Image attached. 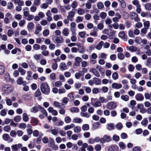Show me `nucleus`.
<instances>
[{
  "mask_svg": "<svg viewBox=\"0 0 151 151\" xmlns=\"http://www.w3.org/2000/svg\"><path fill=\"white\" fill-rule=\"evenodd\" d=\"M40 89L42 93L45 94H48L50 91V87L46 83H43L41 85Z\"/></svg>",
  "mask_w": 151,
  "mask_h": 151,
  "instance_id": "f257e3e1",
  "label": "nucleus"
},
{
  "mask_svg": "<svg viewBox=\"0 0 151 151\" xmlns=\"http://www.w3.org/2000/svg\"><path fill=\"white\" fill-rule=\"evenodd\" d=\"M13 89V88L9 84L4 85L2 88V90L4 94H7L11 92Z\"/></svg>",
  "mask_w": 151,
  "mask_h": 151,
  "instance_id": "f03ea898",
  "label": "nucleus"
},
{
  "mask_svg": "<svg viewBox=\"0 0 151 151\" xmlns=\"http://www.w3.org/2000/svg\"><path fill=\"white\" fill-rule=\"evenodd\" d=\"M130 18L134 20L135 22H138L140 21V19L138 17V15L135 12H130L129 14Z\"/></svg>",
  "mask_w": 151,
  "mask_h": 151,
  "instance_id": "7ed1b4c3",
  "label": "nucleus"
},
{
  "mask_svg": "<svg viewBox=\"0 0 151 151\" xmlns=\"http://www.w3.org/2000/svg\"><path fill=\"white\" fill-rule=\"evenodd\" d=\"M111 140V138L108 135H104L102 138H101V143L104 144L105 142H109Z\"/></svg>",
  "mask_w": 151,
  "mask_h": 151,
  "instance_id": "20e7f679",
  "label": "nucleus"
},
{
  "mask_svg": "<svg viewBox=\"0 0 151 151\" xmlns=\"http://www.w3.org/2000/svg\"><path fill=\"white\" fill-rule=\"evenodd\" d=\"M74 60L75 63L74 64L73 67L75 68L76 67L80 65V64L81 62L82 59L80 57H77L75 58Z\"/></svg>",
  "mask_w": 151,
  "mask_h": 151,
  "instance_id": "39448f33",
  "label": "nucleus"
},
{
  "mask_svg": "<svg viewBox=\"0 0 151 151\" xmlns=\"http://www.w3.org/2000/svg\"><path fill=\"white\" fill-rule=\"evenodd\" d=\"M12 18L11 14L9 12L7 13L5 15V17L4 19V22L6 24H8L9 22V20Z\"/></svg>",
  "mask_w": 151,
  "mask_h": 151,
  "instance_id": "423d86ee",
  "label": "nucleus"
},
{
  "mask_svg": "<svg viewBox=\"0 0 151 151\" xmlns=\"http://www.w3.org/2000/svg\"><path fill=\"white\" fill-rule=\"evenodd\" d=\"M89 72L90 73H92L94 76L96 77H99L100 76L99 73L95 68H90Z\"/></svg>",
  "mask_w": 151,
  "mask_h": 151,
  "instance_id": "0eeeda50",
  "label": "nucleus"
},
{
  "mask_svg": "<svg viewBox=\"0 0 151 151\" xmlns=\"http://www.w3.org/2000/svg\"><path fill=\"white\" fill-rule=\"evenodd\" d=\"M2 138L5 141H7L9 142H11L13 141V139L11 138L9 135L7 134H5L2 136Z\"/></svg>",
  "mask_w": 151,
  "mask_h": 151,
  "instance_id": "6e6552de",
  "label": "nucleus"
},
{
  "mask_svg": "<svg viewBox=\"0 0 151 151\" xmlns=\"http://www.w3.org/2000/svg\"><path fill=\"white\" fill-rule=\"evenodd\" d=\"M126 49L127 50L129 51L132 52H135L136 51L138 52L139 51V49L133 45L132 46L130 47L127 46L126 47Z\"/></svg>",
  "mask_w": 151,
  "mask_h": 151,
  "instance_id": "1a4fd4ad",
  "label": "nucleus"
},
{
  "mask_svg": "<svg viewBox=\"0 0 151 151\" xmlns=\"http://www.w3.org/2000/svg\"><path fill=\"white\" fill-rule=\"evenodd\" d=\"M116 106V104L113 102H111L108 103L107 105V108L112 110L115 109Z\"/></svg>",
  "mask_w": 151,
  "mask_h": 151,
  "instance_id": "9d476101",
  "label": "nucleus"
},
{
  "mask_svg": "<svg viewBox=\"0 0 151 151\" xmlns=\"http://www.w3.org/2000/svg\"><path fill=\"white\" fill-rule=\"evenodd\" d=\"M22 146V144L19 143L12 146L11 148L12 151H17Z\"/></svg>",
  "mask_w": 151,
  "mask_h": 151,
  "instance_id": "9b49d317",
  "label": "nucleus"
},
{
  "mask_svg": "<svg viewBox=\"0 0 151 151\" xmlns=\"http://www.w3.org/2000/svg\"><path fill=\"white\" fill-rule=\"evenodd\" d=\"M77 46H78V51L79 53L81 54L84 53L85 51V49L83 46L81 45L79 43L77 45Z\"/></svg>",
  "mask_w": 151,
  "mask_h": 151,
  "instance_id": "f8f14e48",
  "label": "nucleus"
},
{
  "mask_svg": "<svg viewBox=\"0 0 151 151\" xmlns=\"http://www.w3.org/2000/svg\"><path fill=\"white\" fill-rule=\"evenodd\" d=\"M135 99L137 101H141L144 100V97L143 95L140 93L137 94L135 96Z\"/></svg>",
  "mask_w": 151,
  "mask_h": 151,
  "instance_id": "ddd939ff",
  "label": "nucleus"
},
{
  "mask_svg": "<svg viewBox=\"0 0 151 151\" xmlns=\"http://www.w3.org/2000/svg\"><path fill=\"white\" fill-rule=\"evenodd\" d=\"M75 14V12L73 11H70L68 13V15L67 17V19L70 21L73 20V18Z\"/></svg>",
  "mask_w": 151,
  "mask_h": 151,
  "instance_id": "4468645a",
  "label": "nucleus"
},
{
  "mask_svg": "<svg viewBox=\"0 0 151 151\" xmlns=\"http://www.w3.org/2000/svg\"><path fill=\"white\" fill-rule=\"evenodd\" d=\"M50 144L51 145L50 146L53 148H55V150H57L58 147L56 145H55V143L53 139L51 138H49Z\"/></svg>",
  "mask_w": 151,
  "mask_h": 151,
  "instance_id": "2eb2a0df",
  "label": "nucleus"
},
{
  "mask_svg": "<svg viewBox=\"0 0 151 151\" xmlns=\"http://www.w3.org/2000/svg\"><path fill=\"white\" fill-rule=\"evenodd\" d=\"M116 17L113 18L112 20L113 22H117L119 21V19L121 18V16L119 13H116L115 14Z\"/></svg>",
  "mask_w": 151,
  "mask_h": 151,
  "instance_id": "dca6fc26",
  "label": "nucleus"
},
{
  "mask_svg": "<svg viewBox=\"0 0 151 151\" xmlns=\"http://www.w3.org/2000/svg\"><path fill=\"white\" fill-rule=\"evenodd\" d=\"M42 30V27L39 24H37L36 26V28L35 31V35L38 34Z\"/></svg>",
  "mask_w": 151,
  "mask_h": 151,
  "instance_id": "f3484780",
  "label": "nucleus"
},
{
  "mask_svg": "<svg viewBox=\"0 0 151 151\" xmlns=\"http://www.w3.org/2000/svg\"><path fill=\"white\" fill-rule=\"evenodd\" d=\"M112 87L114 89H119L122 87V85L121 84L117 83H114L112 84Z\"/></svg>",
  "mask_w": 151,
  "mask_h": 151,
  "instance_id": "a211bd4d",
  "label": "nucleus"
},
{
  "mask_svg": "<svg viewBox=\"0 0 151 151\" xmlns=\"http://www.w3.org/2000/svg\"><path fill=\"white\" fill-rule=\"evenodd\" d=\"M34 24L32 22H29L28 23L27 27L29 31L30 32L32 31L34 27Z\"/></svg>",
  "mask_w": 151,
  "mask_h": 151,
  "instance_id": "6ab92c4d",
  "label": "nucleus"
},
{
  "mask_svg": "<svg viewBox=\"0 0 151 151\" xmlns=\"http://www.w3.org/2000/svg\"><path fill=\"white\" fill-rule=\"evenodd\" d=\"M70 30L71 32H75L76 31V24L74 22H72L70 23Z\"/></svg>",
  "mask_w": 151,
  "mask_h": 151,
  "instance_id": "aec40b11",
  "label": "nucleus"
},
{
  "mask_svg": "<svg viewBox=\"0 0 151 151\" xmlns=\"http://www.w3.org/2000/svg\"><path fill=\"white\" fill-rule=\"evenodd\" d=\"M32 98V96L30 94H26L22 95V98L24 100H30Z\"/></svg>",
  "mask_w": 151,
  "mask_h": 151,
  "instance_id": "412c9836",
  "label": "nucleus"
},
{
  "mask_svg": "<svg viewBox=\"0 0 151 151\" xmlns=\"http://www.w3.org/2000/svg\"><path fill=\"white\" fill-rule=\"evenodd\" d=\"M72 36L70 37L71 41L73 42H76L77 40V38L76 36V32H71Z\"/></svg>",
  "mask_w": 151,
  "mask_h": 151,
  "instance_id": "4be33fe9",
  "label": "nucleus"
},
{
  "mask_svg": "<svg viewBox=\"0 0 151 151\" xmlns=\"http://www.w3.org/2000/svg\"><path fill=\"white\" fill-rule=\"evenodd\" d=\"M107 129L109 130H113L114 128V125L113 123H109L106 125Z\"/></svg>",
  "mask_w": 151,
  "mask_h": 151,
  "instance_id": "5701e85b",
  "label": "nucleus"
},
{
  "mask_svg": "<svg viewBox=\"0 0 151 151\" xmlns=\"http://www.w3.org/2000/svg\"><path fill=\"white\" fill-rule=\"evenodd\" d=\"M148 29L147 28H146V27H144L142 28L140 31V35L141 36H144L146 34Z\"/></svg>",
  "mask_w": 151,
  "mask_h": 151,
  "instance_id": "b1692460",
  "label": "nucleus"
},
{
  "mask_svg": "<svg viewBox=\"0 0 151 151\" xmlns=\"http://www.w3.org/2000/svg\"><path fill=\"white\" fill-rule=\"evenodd\" d=\"M82 119L77 117L74 118L72 120L73 122L74 123H81L82 122Z\"/></svg>",
  "mask_w": 151,
  "mask_h": 151,
  "instance_id": "393cba45",
  "label": "nucleus"
},
{
  "mask_svg": "<svg viewBox=\"0 0 151 151\" xmlns=\"http://www.w3.org/2000/svg\"><path fill=\"white\" fill-rule=\"evenodd\" d=\"M62 16L60 14H55L54 15L53 19L55 21H57L59 19H62Z\"/></svg>",
  "mask_w": 151,
  "mask_h": 151,
  "instance_id": "a878e982",
  "label": "nucleus"
},
{
  "mask_svg": "<svg viewBox=\"0 0 151 151\" xmlns=\"http://www.w3.org/2000/svg\"><path fill=\"white\" fill-rule=\"evenodd\" d=\"M62 33L65 36H68L69 34L68 29L66 28H64L62 30Z\"/></svg>",
  "mask_w": 151,
  "mask_h": 151,
  "instance_id": "bb28decb",
  "label": "nucleus"
},
{
  "mask_svg": "<svg viewBox=\"0 0 151 151\" xmlns=\"http://www.w3.org/2000/svg\"><path fill=\"white\" fill-rule=\"evenodd\" d=\"M118 147L116 145L111 146L108 149V151H117L118 150Z\"/></svg>",
  "mask_w": 151,
  "mask_h": 151,
  "instance_id": "cd10ccee",
  "label": "nucleus"
},
{
  "mask_svg": "<svg viewBox=\"0 0 151 151\" xmlns=\"http://www.w3.org/2000/svg\"><path fill=\"white\" fill-rule=\"evenodd\" d=\"M59 67L61 70H65L67 69V66L64 62L61 63Z\"/></svg>",
  "mask_w": 151,
  "mask_h": 151,
  "instance_id": "c85d7f7f",
  "label": "nucleus"
},
{
  "mask_svg": "<svg viewBox=\"0 0 151 151\" xmlns=\"http://www.w3.org/2000/svg\"><path fill=\"white\" fill-rule=\"evenodd\" d=\"M5 100L7 105L10 106L12 105V102L11 99L9 98L8 97H6L5 98Z\"/></svg>",
  "mask_w": 151,
  "mask_h": 151,
  "instance_id": "c756f323",
  "label": "nucleus"
},
{
  "mask_svg": "<svg viewBox=\"0 0 151 151\" xmlns=\"http://www.w3.org/2000/svg\"><path fill=\"white\" fill-rule=\"evenodd\" d=\"M38 107L40 108V110L42 113L45 114V115L46 116H47V114L46 111L45 109L42 106L40 105H38Z\"/></svg>",
  "mask_w": 151,
  "mask_h": 151,
  "instance_id": "7c9ffc66",
  "label": "nucleus"
},
{
  "mask_svg": "<svg viewBox=\"0 0 151 151\" xmlns=\"http://www.w3.org/2000/svg\"><path fill=\"white\" fill-rule=\"evenodd\" d=\"M119 36L123 39H126V35L124 31L120 32L119 33Z\"/></svg>",
  "mask_w": 151,
  "mask_h": 151,
  "instance_id": "2f4dec72",
  "label": "nucleus"
},
{
  "mask_svg": "<svg viewBox=\"0 0 151 151\" xmlns=\"http://www.w3.org/2000/svg\"><path fill=\"white\" fill-rule=\"evenodd\" d=\"M68 97L69 98L70 101H73L74 99L73 92H71L69 93L68 95Z\"/></svg>",
  "mask_w": 151,
  "mask_h": 151,
  "instance_id": "473e14b6",
  "label": "nucleus"
},
{
  "mask_svg": "<svg viewBox=\"0 0 151 151\" xmlns=\"http://www.w3.org/2000/svg\"><path fill=\"white\" fill-rule=\"evenodd\" d=\"M103 44V42L102 41H100L96 46V49L98 50H100L102 48V45Z\"/></svg>",
  "mask_w": 151,
  "mask_h": 151,
  "instance_id": "72a5a7b5",
  "label": "nucleus"
},
{
  "mask_svg": "<svg viewBox=\"0 0 151 151\" xmlns=\"http://www.w3.org/2000/svg\"><path fill=\"white\" fill-rule=\"evenodd\" d=\"M16 81L17 83L19 85L22 84L24 82L23 80V78L22 77H19L17 78Z\"/></svg>",
  "mask_w": 151,
  "mask_h": 151,
  "instance_id": "f704fd0d",
  "label": "nucleus"
},
{
  "mask_svg": "<svg viewBox=\"0 0 151 151\" xmlns=\"http://www.w3.org/2000/svg\"><path fill=\"white\" fill-rule=\"evenodd\" d=\"M85 12L84 10L81 8H79L77 9V13L79 15H83Z\"/></svg>",
  "mask_w": 151,
  "mask_h": 151,
  "instance_id": "c9c22d12",
  "label": "nucleus"
},
{
  "mask_svg": "<svg viewBox=\"0 0 151 151\" xmlns=\"http://www.w3.org/2000/svg\"><path fill=\"white\" fill-rule=\"evenodd\" d=\"M81 131V127L79 126H76L74 127L73 131L74 132L78 133Z\"/></svg>",
  "mask_w": 151,
  "mask_h": 151,
  "instance_id": "e433bc0d",
  "label": "nucleus"
},
{
  "mask_svg": "<svg viewBox=\"0 0 151 151\" xmlns=\"http://www.w3.org/2000/svg\"><path fill=\"white\" fill-rule=\"evenodd\" d=\"M28 10V8L25 7L23 9L24 15L25 17H27L30 14L29 12L27 11Z\"/></svg>",
  "mask_w": 151,
  "mask_h": 151,
  "instance_id": "4c0bfd02",
  "label": "nucleus"
},
{
  "mask_svg": "<svg viewBox=\"0 0 151 151\" xmlns=\"http://www.w3.org/2000/svg\"><path fill=\"white\" fill-rule=\"evenodd\" d=\"M74 127L75 125L73 124H71L70 125H68L65 126L64 127V129L65 130H67L72 128H73Z\"/></svg>",
  "mask_w": 151,
  "mask_h": 151,
  "instance_id": "58836bf2",
  "label": "nucleus"
},
{
  "mask_svg": "<svg viewBox=\"0 0 151 151\" xmlns=\"http://www.w3.org/2000/svg\"><path fill=\"white\" fill-rule=\"evenodd\" d=\"M53 105L56 107L60 109L61 108L62 104L58 101H55L53 103Z\"/></svg>",
  "mask_w": 151,
  "mask_h": 151,
  "instance_id": "ea45409f",
  "label": "nucleus"
},
{
  "mask_svg": "<svg viewBox=\"0 0 151 151\" xmlns=\"http://www.w3.org/2000/svg\"><path fill=\"white\" fill-rule=\"evenodd\" d=\"M70 111L72 113H78L79 111V109L77 107H73L70 109Z\"/></svg>",
  "mask_w": 151,
  "mask_h": 151,
  "instance_id": "a19ab883",
  "label": "nucleus"
},
{
  "mask_svg": "<svg viewBox=\"0 0 151 151\" xmlns=\"http://www.w3.org/2000/svg\"><path fill=\"white\" fill-rule=\"evenodd\" d=\"M143 21L144 22L143 25L144 26V27H146V28L148 29L150 25V22L148 21H144V20H143Z\"/></svg>",
  "mask_w": 151,
  "mask_h": 151,
  "instance_id": "79ce46f5",
  "label": "nucleus"
},
{
  "mask_svg": "<svg viewBox=\"0 0 151 151\" xmlns=\"http://www.w3.org/2000/svg\"><path fill=\"white\" fill-rule=\"evenodd\" d=\"M93 79L94 80V84L97 85H99L101 83V80L100 79L96 78H95Z\"/></svg>",
  "mask_w": 151,
  "mask_h": 151,
  "instance_id": "37998d69",
  "label": "nucleus"
},
{
  "mask_svg": "<svg viewBox=\"0 0 151 151\" xmlns=\"http://www.w3.org/2000/svg\"><path fill=\"white\" fill-rule=\"evenodd\" d=\"M5 68L2 65H0V75H3L5 72Z\"/></svg>",
  "mask_w": 151,
  "mask_h": 151,
  "instance_id": "c03bdc74",
  "label": "nucleus"
},
{
  "mask_svg": "<svg viewBox=\"0 0 151 151\" xmlns=\"http://www.w3.org/2000/svg\"><path fill=\"white\" fill-rule=\"evenodd\" d=\"M55 41L58 43H62L64 41L63 38L61 37H58L56 38Z\"/></svg>",
  "mask_w": 151,
  "mask_h": 151,
  "instance_id": "a18cd8bd",
  "label": "nucleus"
},
{
  "mask_svg": "<svg viewBox=\"0 0 151 151\" xmlns=\"http://www.w3.org/2000/svg\"><path fill=\"white\" fill-rule=\"evenodd\" d=\"M142 39L141 37H136L134 39V42H135L137 44H140L141 43Z\"/></svg>",
  "mask_w": 151,
  "mask_h": 151,
  "instance_id": "49530a36",
  "label": "nucleus"
},
{
  "mask_svg": "<svg viewBox=\"0 0 151 151\" xmlns=\"http://www.w3.org/2000/svg\"><path fill=\"white\" fill-rule=\"evenodd\" d=\"M81 116L86 117L87 118H89L91 115L88 113H84L83 112H81L80 113Z\"/></svg>",
  "mask_w": 151,
  "mask_h": 151,
  "instance_id": "de8ad7c7",
  "label": "nucleus"
},
{
  "mask_svg": "<svg viewBox=\"0 0 151 151\" xmlns=\"http://www.w3.org/2000/svg\"><path fill=\"white\" fill-rule=\"evenodd\" d=\"M118 145L120 149L122 150L124 149L126 147L124 143L122 142H119Z\"/></svg>",
  "mask_w": 151,
  "mask_h": 151,
  "instance_id": "09e8293b",
  "label": "nucleus"
},
{
  "mask_svg": "<svg viewBox=\"0 0 151 151\" xmlns=\"http://www.w3.org/2000/svg\"><path fill=\"white\" fill-rule=\"evenodd\" d=\"M145 8L147 10H151V4L150 3H147L145 5Z\"/></svg>",
  "mask_w": 151,
  "mask_h": 151,
  "instance_id": "8fccbe9b",
  "label": "nucleus"
},
{
  "mask_svg": "<svg viewBox=\"0 0 151 151\" xmlns=\"http://www.w3.org/2000/svg\"><path fill=\"white\" fill-rule=\"evenodd\" d=\"M148 121L147 118H145L142 121L141 124L142 125L146 126L148 123Z\"/></svg>",
  "mask_w": 151,
  "mask_h": 151,
  "instance_id": "3c124183",
  "label": "nucleus"
},
{
  "mask_svg": "<svg viewBox=\"0 0 151 151\" xmlns=\"http://www.w3.org/2000/svg\"><path fill=\"white\" fill-rule=\"evenodd\" d=\"M82 129L84 131H87L89 129V126L87 124H84L82 126Z\"/></svg>",
  "mask_w": 151,
  "mask_h": 151,
  "instance_id": "603ef678",
  "label": "nucleus"
},
{
  "mask_svg": "<svg viewBox=\"0 0 151 151\" xmlns=\"http://www.w3.org/2000/svg\"><path fill=\"white\" fill-rule=\"evenodd\" d=\"M121 98L122 99L125 101H127L129 100V97L127 95L122 96Z\"/></svg>",
  "mask_w": 151,
  "mask_h": 151,
  "instance_id": "864d4df0",
  "label": "nucleus"
},
{
  "mask_svg": "<svg viewBox=\"0 0 151 151\" xmlns=\"http://www.w3.org/2000/svg\"><path fill=\"white\" fill-rule=\"evenodd\" d=\"M112 78L114 80H116L118 78V74L116 72L113 73L112 75Z\"/></svg>",
  "mask_w": 151,
  "mask_h": 151,
  "instance_id": "5fc2aeb1",
  "label": "nucleus"
},
{
  "mask_svg": "<svg viewBox=\"0 0 151 151\" xmlns=\"http://www.w3.org/2000/svg\"><path fill=\"white\" fill-rule=\"evenodd\" d=\"M83 17L81 16H78L77 17L76 22L77 23H78L82 22L83 21Z\"/></svg>",
  "mask_w": 151,
  "mask_h": 151,
  "instance_id": "6e6d98bb",
  "label": "nucleus"
},
{
  "mask_svg": "<svg viewBox=\"0 0 151 151\" xmlns=\"http://www.w3.org/2000/svg\"><path fill=\"white\" fill-rule=\"evenodd\" d=\"M94 148L96 151H100L101 149V147L100 145L97 144L95 146Z\"/></svg>",
  "mask_w": 151,
  "mask_h": 151,
  "instance_id": "4d7b16f0",
  "label": "nucleus"
},
{
  "mask_svg": "<svg viewBox=\"0 0 151 151\" xmlns=\"http://www.w3.org/2000/svg\"><path fill=\"white\" fill-rule=\"evenodd\" d=\"M23 119L24 122H27L29 118L26 113H24L23 114Z\"/></svg>",
  "mask_w": 151,
  "mask_h": 151,
  "instance_id": "13d9d810",
  "label": "nucleus"
},
{
  "mask_svg": "<svg viewBox=\"0 0 151 151\" xmlns=\"http://www.w3.org/2000/svg\"><path fill=\"white\" fill-rule=\"evenodd\" d=\"M78 35L79 36L82 38H84L86 35V33L84 31L80 32L78 33Z\"/></svg>",
  "mask_w": 151,
  "mask_h": 151,
  "instance_id": "bf43d9fd",
  "label": "nucleus"
},
{
  "mask_svg": "<svg viewBox=\"0 0 151 151\" xmlns=\"http://www.w3.org/2000/svg\"><path fill=\"white\" fill-rule=\"evenodd\" d=\"M101 103L99 101H96L94 104L93 105V106L95 107H100L101 106Z\"/></svg>",
  "mask_w": 151,
  "mask_h": 151,
  "instance_id": "052dcab7",
  "label": "nucleus"
},
{
  "mask_svg": "<svg viewBox=\"0 0 151 151\" xmlns=\"http://www.w3.org/2000/svg\"><path fill=\"white\" fill-rule=\"evenodd\" d=\"M17 134V132L14 130H12L10 133V135L13 137H15Z\"/></svg>",
  "mask_w": 151,
  "mask_h": 151,
  "instance_id": "680f3d73",
  "label": "nucleus"
},
{
  "mask_svg": "<svg viewBox=\"0 0 151 151\" xmlns=\"http://www.w3.org/2000/svg\"><path fill=\"white\" fill-rule=\"evenodd\" d=\"M107 16L106 13L104 12H103L100 14V17L102 19H105Z\"/></svg>",
  "mask_w": 151,
  "mask_h": 151,
  "instance_id": "e2e57ef3",
  "label": "nucleus"
},
{
  "mask_svg": "<svg viewBox=\"0 0 151 151\" xmlns=\"http://www.w3.org/2000/svg\"><path fill=\"white\" fill-rule=\"evenodd\" d=\"M38 108L36 106H34L30 109V111L33 113H36L38 111Z\"/></svg>",
  "mask_w": 151,
  "mask_h": 151,
  "instance_id": "0e129e2a",
  "label": "nucleus"
},
{
  "mask_svg": "<svg viewBox=\"0 0 151 151\" xmlns=\"http://www.w3.org/2000/svg\"><path fill=\"white\" fill-rule=\"evenodd\" d=\"M132 4L136 6V7L141 5L139 1L137 0H134L132 1Z\"/></svg>",
  "mask_w": 151,
  "mask_h": 151,
  "instance_id": "69168bd1",
  "label": "nucleus"
},
{
  "mask_svg": "<svg viewBox=\"0 0 151 151\" xmlns=\"http://www.w3.org/2000/svg\"><path fill=\"white\" fill-rule=\"evenodd\" d=\"M50 33V31L48 29H46L44 30L42 32V34L44 36H48Z\"/></svg>",
  "mask_w": 151,
  "mask_h": 151,
  "instance_id": "338daca9",
  "label": "nucleus"
},
{
  "mask_svg": "<svg viewBox=\"0 0 151 151\" xmlns=\"http://www.w3.org/2000/svg\"><path fill=\"white\" fill-rule=\"evenodd\" d=\"M64 120L66 123H69L71 122V119L69 116H66Z\"/></svg>",
  "mask_w": 151,
  "mask_h": 151,
  "instance_id": "774afa93",
  "label": "nucleus"
}]
</instances>
